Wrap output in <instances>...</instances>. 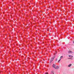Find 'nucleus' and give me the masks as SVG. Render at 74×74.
<instances>
[{"mask_svg": "<svg viewBox=\"0 0 74 74\" xmlns=\"http://www.w3.org/2000/svg\"><path fill=\"white\" fill-rule=\"evenodd\" d=\"M69 58H73V56H72L69 55Z\"/></svg>", "mask_w": 74, "mask_h": 74, "instance_id": "obj_6", "label": "nucleus"}, {"mask_svg": "<svg viewBox=\"0 0 74 74\" xmlns=\"http://www.w3.org/2000/svg\"><path fill=\"white\" fill-rule=\"evenodd\" d=\"M48 9L47 10V11H48Z\"/></svg>", "mask_w": 74, "mask_h": 74, "instance_id": "obj_12", "label": "nucleus"}, {"mask_svg": "<svg viewBox=\"0 0 74 74\" xmlns=\"http://www.w3.org/2000/svg\"><path fill=\"white\" fill-rule=\"evenodd\" d=\"M72 65V64H69V65H68V66L69 67H71V66Z\"/></svg>", "mask_w": 74, "mask_h": 74, "instance_id": "obj_7", "label": "nucleus"}, {"mask_svg": "<svg viewBox=\"0 0 74 74\" xmlns=\"http://www.w3.org/2000/svg\"><path fill=\"white\" fill-rule=\"evenodd\" d=\"M59 60V59H57L56 60Z\"/></svg>", "mask_w": 74, "mask_h": 74, "instance_id": "obj_9", "label": "nucleus"}, {"mask_svg": "<svg viewBox=\"0 0 74 74\" xmlns=\"http://www.w3.org/2000/svg\"><path fill=\"white\" fill-rule=\"evenodd\" d=\"M63 56H61L60 57V59L58 61V63H59V62H60V60H61V59H62V58H63Z\"/></svg>", "mask_w": 74, "mask_h": 74, "instance_id": "obj_2", "label": "nucleus"}, {"mask_svg": "<svg viewBox=\"0 0 74 74\" xmlns=\"http://www.w3.org/2000/svg\"><path fill=\"white\" fill-rule=\"evenodd\" d=\"M68 53H73V52L70 50H69L68 51Z\"/></svg>", "mask_w": 74, "mask_h": 74, "instance_id": "obj_3", "label": "nucleus"}, {"mask_svg": "<svg viewBox=\"0 0 74 74\" xmlns=\"http://www.w3.org/2000/svg\"><path fill=\"white\" fill-rule=\"evenodd\" d=\"M71 59V58H70V59Z\"/></svg>", "mask_w": 74, "mask_h": 74, "instance_id": "obj_13", "label": "nucleus"}, {"mask_svg": "<svg viewBox=\"0 0 74 74\" xmlns=\"http://www.w3.org/2000/svg\"><path fill=\"white\" fill-rule=\"evenodd\" d=\"M54 58H55V57H53V58H51V59L50 62V63H52V61H53V60Z\"/></svg>", "mask_w": 74, "mask_h": 74, "instance_id": "obj_1", "label": "nucleus"}, {"mask_svg": "<svg viewBox=\"0 0 74 74\" xmlns=\"http://www.w3.org/2000/svg\"><path fill=\"white\" fill-rule=\"evenodd\" d=\"M59 69V66H56V68H55V69Z\"/></svg>", "mask_w": 74, "mask_h": 74, "instance_id": "obj_8", "label": "nucleus"}, {"mask_svg": "<svg viewBox=\"0 0 74 74\" xmlns=\"http://www.w3.org/2000/svg\"><path fill=\"white\" fill-rule=\"evenodd\" d=\"M45 74H48V72H47L45 73Z\"/></svg>", "mask_w": 74, "mask_h": 74, "instance_id": "obj_10", "label": "nucleus"}, {"mask_svg": "<svg viewBox=\"0 0 74 74\" xmlns=\"http://www.w3.org/2000/svg\"><path fill=\"white\" fill-rule=\"evenodd\" d=\"M73 44H74V41L73 42Z\"/></svg>", "mask_w": 74, "mask_h": 74, "instance_id": "obj_11", "label": "nucleus"}, {"mask_svg": "<svg viewBox=\"0 0 74 74\" xmlns=\"http://www.w3.org/2000/svg\"><path fill=\"white\" fill-rule=\"evenodd\" d=\"M51 74H54V73L53 71H52L51 72Z\"/></svg>", "mask_w": 74, "mask_h": 74, "instance_id": "obj_5", "label": "nucleus"}, {"mask_svg": "<svg viewBox=\"0 0 74 74\" xmlns=\"http://www.w3.org/2000/svg\"><path fill=\"white\" fill-rule=\"evenodd\" d=\"M55 66H56V65L55 64H53V65L52 67H53V68H54V69H55L56 67H55Z\"/></svg>", "mask_w": 74, "mask_h": 74, "instance_id": "obj_4", "label": "nucleus"}]
</instances>
